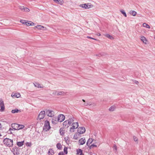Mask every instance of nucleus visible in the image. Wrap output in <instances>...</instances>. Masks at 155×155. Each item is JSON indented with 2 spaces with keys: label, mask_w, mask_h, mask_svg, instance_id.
Segmentation results:
<instances>
[{
  "label": "nucleus",
  "mask_w": 155,
  "mask_h": 155,
  "mask_svg": "<svg viewBox=\"0 0 155 155\" xmlns=\"http://www.w3.org/2000/svg\"><path fill=\"white\" fill-rule=\"evenodd\" d=\"M3 142L5 144L9 147H10L13 145V140L9 138H6L3 140Z\"/></svg>",
  "instance_id": "nucleus-1"
},
{
  "label": "nucleus",
  "mask_w": 155,
  "mask_h": 155,
  "mask_svg": "<svg viewBox=\"0 0 155 155\" xmlns=\"http://www.w3.org/2000/svg\"><path fill=\"white\" fill-rule=\"evenodd\" d=\"M51 128L50 123L48 121L46 120L45 122L44 125L43 127V130L45 131H47Z\"/></svg>",
  "instance_id": "nucleus-2"
},
{
  "label": "nucleus",
  "mask_w": 155,
  "mask_h": 155,
  "mask_svg": "<svg viewBox=\"0 0 155 155\" xmlns=\"http://www.w3.org/2000/svg\"><path fill=\"white\" fill-rule=\"evenodd\" d=\"M79 6L80 7H81L82 8L86 9L92 8L93 6V5L91 4V3H87L83 4H81L79 5Z\"/></svg>",
  "instance_id": "nucleus-3"
},
{
  "label": "nucleus",
  "mask_w": 155,
  "mask_h": 155,
  "mask_svg": "<svg viewBox=\"0 0 155 155\" xmlns=\"http://www.w3.org/2000/svg\"><path fill=\"white\" fill-rule=\"evenodd\" d=\"M45 112L46 115L49 117H52L54 115V112L51 110H46Z\"/></svg>",
  "instance_id": "nucleus-4"
},
{
  "label": "nucleus",
  "mask_w": 155,
  "mask_h": 155,
  "mask_svg": "<svg viewBox=\"0 0 155 155\" xmlns=\"http://www.w3.org/2000/svg\"><path fill=\"white\" fill-rule=\"evenodd\" d=\"M20 149L18 147L17 148L16 146L14 147L12 149L14 155H18L19 154Z\"/></svg>",
  "instance_id": "nucleus-5"
},
{
  "label": "nucleus",
  "mask_w": 155,
  "mask_h": 155,
  "mask_svg": "<svg viewBox=\"0 0 155 155\" xmlns=\"http://www.w3.org/2000/svg\"><path fill=\"white\" fill-rule=\"evenodd\" d=\"M77 131L78 134H79L78 135H79L80 134H83L85 132V128L83 127H79L78 128Z\"/></svg>",
  "instance_id": "nucleus-6"
},
{
  "label": "nucleus",
  "mask_w": 155,
  "mask_h": 155,
  "mask_svg": "<svg viewBox=\"0 0 155 155\" xmlns=\"http://www.w3.org/2000/svg\"><path fill=\"white\" fill-rule=\"evenodd\" d=\"M45 111H41L38 115L37 119H39V120H41L44 118L45 115Z\"/></svg>",
  "instance_id": "nucleus-7"
},
{
  "label": "nucleus",
  "mask_w": 155,
  "mask_h": 155,
  "mask_svg": "<svg viewBox=\"0 0 155 155\" xmlns=\"http://www.w3.org/2000/svg\"><path fill=\"white\" fill-rule=\"evenodd\" d=\"M0 111L3 112L5 110V105L3 101L2 100H0Z\"/></svg>",
  "instance_id": "nucleus-8"
},
{
  "label": "nucleus",
  "mask_w": 155,
  "mask_h": 155,
  "mask_svg": "<svg viewBox=\"0 0 155 155\" xmlns=\"http://www.w3.org/2000/svg\"><path fill=\"white\" fill-rule=\"evenodd\" d=\"M57 119L58 121L59 122H62L65 119V116L63 114H60L58 115Z\"/></svg>",
  "instance_id": "nucleus-9"
},
{
  "label": "nucleus",
  "mask_w": 155,
  "mask_h": 155,
  "mask_svg": "<svg viewBox=\"0 0 155 155\" xmlns=\"http://www.w3.org/2000/svg\"><path fill=\"white\" fill-rule=\"evenodd\" d=\"M11 127L12 128L15 130H18L19 124L16 123L12 124Z\"/></svg>",
  "instance_id": "nucleus-10"
},
{
  "label": "nucleus",
  "mask_w": 155,
  "mask_h": 155,
  "mask_svg": "<svg viewBox=\"0 0 155 155\" xmlns=\"http://www.w3.org/2000/svg\"><path fill=\"white\" fill-rule=\"evenodd\" d=\"M86 142L85 138H82L79 140V142L80 145H82L84 144Z\"/></svg>",
  "instance_id": "nucleus-11"
},
{
  "label": "nucleus",
  "mask_w": 155,
  "mask_h": 155,
  "mask_svg": "<svg viewBox=\"0 0 155 155\" xmlns=\"http://www.w3.org/2000/svg\"><path fill=\"white\" fill-rule=\"evenodd\" d=\"M74 117H72L71 118H70L68 120H67L69 125L74 121Z\"/></svg>",
  "instance_id": "nucleus-12"
},
{
  "label": "nucleus",
  "mask_w": 155,
  "mask_h": 155,
  "mask_svg": "<svg viewBox=\"0 0 155 155\" xmlns=\"http://www.w3.org/2000/svg\"><path fill=\"white\" fill-rule=\"evenodd\" d=\"M12 97L14 98L15 97H19L20 96V94L19 93H16L14 94H12L11 95Z\"/></svg>",
  "instance_id": "nucleus-13"
},
{
  "label": "nucleus",
  "mask_w": 155,
  "mask_h": 155,
  "mask_svg": "<svg viewBox=\"0 0 155 155\" xmlns=\"http://www.w3.org/2000/svg\"><path fill=\"white\" fill-rule=\"evenodd\" d=\"M54 153V152L53 149H50L48 152V155H53Z\"/></svg>",
  "instance_id": "nucleus-14"
},
{
  "label": "nucleus",
  "mask_w": 155,
  "mask_h": 155,
  "mask_svg": "<svg viewBox=\"0 0 155 155\" xmlns=\"http://www.w3.org/2000/svg\"><path fill=\"white\" fill-rule=\"evenodd\" d=\"M63 126L64 127L68 128L69 126V125L68 123V121L67 120L65 121L63 123Z\"/></svg>",
  "instance_id": "nucleus-15"
},
{
  "label": "nucleus",
  "mask_w": 155,
  "mask_h": 155,
  "mask_svg": "<svg viewBox=\"0 0 155 155\" xmlns=\"http://www.w3.org/2000/svg\"><path fill=\"white\" fill-rule=\"evenodd\" d=\"M56 3L62 5L63 3V0H53Z\"/></svg>",
  "instance_id": "nucleus-16"
},
{
  "label": "nucleus",
  "mask_w": 155,
  "mask_h": 155,
  "mask_svg": "<svg viewBox=\"0 0 155 155\" xmlns=\"http://www.w3.org/2000/svg\"><path fill=\"white\" fill-rule=\"evenodd\" d=\"M77 154L78 155H82L83 151L81 149H78L77 150Z\"/></svg>",
  "instance_id": "nucleus-17"
},
{
  "label": "nucleus",
  "mask_w": 155,
  "mask_h": 155,
  "mask_svg": "<svg viewBox=\"0 0 155 155\" xmlns=\"http://www.w3.org/2000/svg\"><path fill=\"white\" fill-rule=\"evenodd\" d=\"M58 121L57 118L53 117L52 119V122L54 124H56Z\"/></svg>",
  "instance_id": "nucleus-18"
},
{
  "label": "nucleus",
  "mask_w": 155,
  "mask_h": 155,
  "mask_svg": "<svg viewBox=\"0 0 155 155\" xmlns=\"http://www.w3.org/2000/svg\"><path fill=\"white\" fill-rule=\"evenodd\" d=\"M116 107L115 105L111 106L109 109L110 111H113L115 110Z\"/></svg>",
  "instance_id": "nucleus-19"
},
{
  "label": "nucleus",
  "mask_w": 155,
  "mask_h": 155,
  "mask_svg": "<svg viewBox=\"0 0 155 155\" xmlns=\"http://www.w3.org/2000/svg\"><path fill=\"white\" fill-rule=\"evenodd\" d=\"M25 24L27 25H33L34 24L33 22L30 21V22H29L28 21H25Z\"/></svg>",
  "instance_id": "nucleus-20"
},
{
  "label": "nucleus",
  "mask_w": 155,
  "mask_h": 155,
  "mask_svg": "<svg viewBox=\"0 0 155 155\" xmlns=\"http://www.w3.org/2000/svg\"><path fill=\"white\" fill-rule=\"evenodd\" d=\"M93 141L92 139H90L89 138L87 140V142L86 143L87 145L88 146H89L90 145V144Z\"/></svg>",
  "instance_id": "nucleus-21"
},
{
  "label": "nucleus",
  "mask_w": 155,
  "mask_h": 155,
  "mask_svg": "<svg viewBox=\"0 0 155 155\" xmlns=\"http://www.w3.org/2000/svg\"><path fill=\"white\" fill-rule=\"evenodd\" d=\"M65 130H64L63 128H61L59 130L60 134L61 135H63L64 134Z\"/></svg>",
  "instance_id": "nucleus-22"
},
{
  "label": "nucleus",
  "mask_w": 155,
  "mask_h": 155,
  "mask_svg": "<svg viewBox=\"0 0 155 155\" xmlns=\"http://www.w3.org/2000/svg\"><path fill=\"white\" fill-rule=\"evenodd\" d=\"M72 125V127L70 128V131L71 132H74V130L77 128L75 126H74L73 125Z\"/></svg>",
  "instance_id": "nucleus-23"
},
{
  "label": "nucleus",
  "mask_w": 155,
  "mask_h": 155,
  "mask_svg": "<svg viewBox=\"0 0 155 155\" xmlns=\"http://www.w3.org/2000/svg\"><path fill=\"white\" fill-rule=\"evenodd\" d=\"M33 84H34L35 86V87H38V88H42V87L41 86L40 84H39L38 83L35 82V83H33Z\"/></svg>",
  "instance_id": "nucleus-24"
},
{
  "label": "nucleus",
  "mask_w": 155,
  "mask_h": 155,
  "mask_svg": "<svg viewBox=\"0 0 155 155\" xmlns=\"http://www.w3.org/2000/svg\"><path fill=\"white\" fill-rule=\"evenodd\" d=\"M24 141L18 142L17 143V145L19 147H21L23 145Z\"/></svg>",
  "instance_id": "nucleus-25"
},
{
  "label": "nucleus",
  "mask_w": 155,
  "mask_h": 155,
  "mask_svg": "<svg viewBox=\"0 0 155 155\" xmlns=\"http://www.w3.org/2000/svg\"><path fill=\"white\" fill-rule=\"evenodd\" d=\"M57 148L59 150H61L62 146L60 143H58L56 145Z\"/></svg>",
  "instance_id": "nucleus-26"
},
{
  "label": "nucleus",
  "mask_w": 155,
  "mask_h": 155,
  "mask_svg": "<svg viewBox=\"0 0 155 155\" xmlns=\"http://www.w3.org/2000/svg\"><path fill=\"white\" fill-rule=\"evenodd\" d=\"M20 110H18V109H15V110H12V113H17L19 111H20Z\"/></svg>",
  "instance_id": "nucleus-27"
},
{
  "label": "nucleus",
  "mask_w": 155,
  "mask_h": 155,
  "mask_svg": "<svg viewBox=\"0 0 155 155\" xmlns=\"http://www.w3.org/2000/svg\"><path fill=\"white\" fill-rule=\"evenodd\" d=\"M38 29L40 30H43L44 27L41 25H38L36 27Z\"/></svg>",
  "instance_id": "nucleus-28"
},
{
  "label": "nucleus",
  "mask_w": 155,
  "mask_h": 155,
  "mask_svg": "<svg viewBox=\"0 0 155 155\" xmlns=\"http://www.w3.org/2000/svg\"><path fill=\"white\" fill-rule=\"evenodd\" d=\"M130 15H133V16H135L136 15L137 13L136 12L134 11H130Z\"/></svg>",
  "instance_id": "nucleus-29"
},
{
  "label": "nucleus",
  "mask_w": 155,
  "mask_h": 155,
  "mask_svg": "<svg viewBox=\"0 0 155 155\" xmlns=\"http://www.w3.org/2000/svg\"><path fill=\"white\" fill-rule=\"evenodd\" d=\"M143 27H146V28H150V26L147 24L146 23H144L143 24Z\"/></svg>",
  "instance_id": "nucleus-30"
},
{
  "label": "nucleus",
  "mask_w": 155,
  "mask_h": 155,
  "mask_svg": "<svg viewBox=\"0 0 155 155\" xmlns=\"http://www.w3.org/2000/svg\"><path fill=\"white\" fill-rule=\"evenodd\" d=\"M92 105V104L90 102L88 101H86L85 103L84 104V106H87V105Z\"/></svg>",
  "instance_id": "nucleus-31"
},
{
  "label": "nucleus",
  "mask_w": 155,
  "mask_h": 155,
  "mask_svg": "<svg viewBox=\"0 0 155 155\" xmlns=\"http://www.w3.org/2000/svg\"><path fill=\"white\" fill-rule=\"evenodd\" d=\"M141 40L142 41H143V43H144L145 44H146V42H147V41L146 40V38L145 37H144L143 36L141 37Z\"/></svg>",
  "instance_id": "nucleus-32"
},
{
  "label": "nucleus",
  "mask_w": 155,
  "mask_h": 155,
  "mask_svg": "<svg viewBox=\"0 0 155 155\" xmlns=\"http://www.w3.org/2000/svg\"><path fill=\"white\" fill-rule=\"evenodd\" d=\"M64 92L63 91H60V92L58 91V93L57 94V95L59 96V95H64Z\"/></svg>",
  "instance_id": "nucleus-33"
},
{
  "label": "nucleus",
  "mask_w": 155,
  "mask_h": 155,
  "mask_svg": "<svg viewBox=\"0 0 155 155\" xmlns=\"http://www.w3.org/2000/svg\"><path fill=\"white\" fill-rule=\"evenodd\" d=\"M72 125L78 128V122H73L72 124Z\"/></svg>",
  "instance_id": "nucleus-34"
},
{
  "label": "nucleus",
  "mask_w": 155,
  "mask_h": 155,
  "mask_svg": "<svg viewBox=\"0 0 155 155\" xmlns=\"http://www.w3.org/2000/svg\"><path fill=\"white\" fill-rule=\"evenodd\" d=\"M120 12L125 17H127L126 14L124 10H120Z\"/></svg>",
  "instance_id": "nucleus-35"
},
{
  "label": "nucleus",
  "mask_w": 155,
  "mask_h": 155,
  "mask_svg": "<svg viewBox=\"0 0 155 155\" xmlns=\"http://www.w3.org/2000/svg\"><path fill=\"white\" fill-rule=\"evenodd\" d=\"M133 138L134 141H135L137 143L138 142L137 138L136 136H134L133 137Z\"/></svg>",
  "instance_id": "nucleus-36"
},
{
  "label": "nucleus",
  "mask_w": 155,
  "mask_h": 155,
  "mask_svg": "<svg viewBox=\"0 0 155 155\" xmlns=\"http://www.w3.org/2000/svg\"><path fill=\"white\" fill-rule=\"evenodd\" d=\"M106 36L111 39H114V38L112 36L110 35L109 34H106Z\"/></svg>",
  "instance_id": "nucleus-37"
},
{
  "label": "nucleus",
  "mask_w": 155,
  "mask_h": 155,
  "mask_svg": "<svg viewBox=\"0 0 155 155\" xmlns=\"http://www.w3.org/2000/svg\"><path fill=\"white\" fill-rule=\"evenodd\" d=\"M24 127L25 126L23 125L19 124L18 130L23 129Z\"/></svg>",
  "instance_id": "nucleus-38"
},
{
  "label": "nucleus",
  "mask_w": 155,
  "mask_h": 155,
  "mask_svg": "<svg viewBox=\"0 0 155 155\" xmlns=\"http://www.w3.org/2000/svg\"><path fill=\"white\" fill-rule=\"evenodd\" d=\"M25 8L24 6H20L19 7V8L21 9L22 11H23L24 12L25 11Z\"/></svg>",
  "instance_id": "nucleus-39"
},
{
  "label": "nucleus",
  "mask_w": 155,
  "mask_h": 155,
  "mask_svg": "<svg viewBox=\"0 0 155 155\" xmlns=\"http://www.w3.org/2000/svg\"><path fill=\"white\" fill-rule=\"evenodd\" d=\"M68 148L67 147H65L64 148V151L65 154H67L68 153Z\"/></svg>",
  "instance_id": "nucleus-40"
},
{
  "label": "nucleus",
  "mask_w": 155,
  "mask_h": 155,
  "mask_svg": "<svg viewBox=\"0 0 155 155\" xmlns=\"http://www.w3.org/2000/svg\"><path fill=\"white\" fill-rule=\"evenodd\" d=\"M97 147V146L96 145H95L94 144H92L91 146H90V148H91L93 147Z\"/></svg>",
  "instance_id": "nucleus-41"
},
{
  "label": "nucleus",
  "mask_w": 155,
  "mask_h": 155,
  "mask_svg": "<svg viewBox=\"0 0 155 155\" xmlns=\"http://www.w3.org/2000/svg\"><path fill=\"white\" fill-rule=\"evenodd\" d=\"M29 11H30L29 9V8H28L26 7L25 12H29Z\"/></svg>",
  "instance_id": "nucleus-42"
},
{
  "label": "nucleus",
  "mask_w": 155,
  "mask_h": 155,
  "mask_svg": "<svg viewBox=\"0 0 155 155\" xmlns=\"http://www.w3.org/2000/svg\"><path fill=\"white\" fill-rule=\"evenodd\" d=\"M58 91H54L53 92V95H57V94L58 93Z\"/></svg>",
  "instance_id": "nucleus-43"
},
{
  "label": "nucleus",
  "mask_w": 155,
  "mask_h": 155,
  "mask_svg": "<svg viewBox=\"0 0 155 155\" xmlns=\"http://www.w3.org/2000/svg\"><path fill=\"white\" fill-rule=\"evenodd\" d=\"M25 20H20V22L22 23V24H25Z\"/></svg>",
  "instance_id": "nucleus-44"
},
{
  "label": "nucleus",
  "mask_w": 155,
  "mask_h": 155,
  "mask_svg": "<svg viewBox=\"0 0 155 155\" xmlns=\"http://www.w3.org/2000/svg\"><path fill=\"white\" fill-rule=\"evenodd\" d=\"M87 38H91V39H93V40H97V39H95L94 38H91V37H89V36H87Z\"/></svg>",
  "instance_id": "nucleus-45"
},
{
  "label": "nucleus",
  "mask_w": 155,
  "mask_h": 155,
  "mask_svg": "<svg viewBox=\"0 0 155 155\" xmlns=\"http://www.w3.org/2000/svg\"><path fill=\"white\" fill-rule=\"evenodd\" d=\"M58 155H64L62 152H60L58 154Z\"/></svg>",
  "instance_id": "nucleus-46"
},
{
  "label": "nucleus",
  "mask_w": 155,
  "mask_h": 155,
  "mask_svg": "<svg viewBox=\"0 0 155 155\" xmlns=\"http://www.w3.org/2000/svg\"><path fill=\"white\" fill-rule=\"evenodd\" d=\"M78 134H75L74 135V137L75 139H77V138L76 137L77 136V135H78Z\"/></svg>",
  "instance_id": "nucleus-47"
},
{
  "label": "nucleus",
  "mask_w": 155,
  "mask_h": 155,
  "mask_svg": "<svg viewBox=\"0 0 155 155\" xmlns=\"http://www.w3.org/2000/svg\"><path fill=\"white\" fill-rule=\"evenodd\" d=\"M26 144L27 146H31V143H27Z\"/></svg>",
  "instance_id": "nucleus-48"
},
{
  "label": "nucleus",
  "mask_w": 155,
  "mask_h": 155,
  "mask_svg": "<svg viewBox=\"0 0 155 155\" xmlns=\"http://www.w3.org/2000/svg\"><path fill=\"white\" fill-rule=\"evenodd\" d=\"M91 103L92 104V105H92V106H93V107L96 106V104L95 103Z\"/></svg>",
  "instance_id": "nucleus-49"
},
{
  "label": "nucleus",
  "mask_w": 155,
  "mask_h": 155,
  "mask_svg": "<svg viewBox=\"0 0 155 155\" xmlns=\"http://www.w3.org/2000/svg\"><path fill=\"white\" fill-rule=\"evenodd\" d=\"M134 82L136 83V84H138L139 83V82L138 81H135V80L134 81Z\"/></svg>",
  "instance_id": "nucleus-50"
},
{
  "label": "nucleus",
  "mask_w": 155,
  "mask_h": 155,
  "mask_svg": "<svg viewBox=\"0 0 155 155\" xmlns=\"http://www.w3.org/2000/svg\"><path fill=\"white\" fill-rule=\"evenodd\" d=\"M113 148L114 149L116 150V146L115 145L114 146V147H113Z\"/></svg>",
  "instance_id": "nucleus-51"
},
{
  "label": "nucleus",
  "mask_w": 155,
  "mask_h": 155,
  "mask_svg": "<svg viewBox=\"0 0 155 155\" xmlns=\"http://www.w3.org/2000/svg\"><path fill=\"white\" fill-rule=\"evenodd\" d=\"M2 127V124L0 123V130H1Z\"/></svg>",
  "instance_id": "nucleus-52"
},
{
  "label": "nucleus",
  "mask_w": 155,
  "mask_h": 155,
  "mask_svg": "<svg viewBox=\"0 0 155 155\" xmlns=\"http://www.w3.org/2000/svg\"><path fill=\"white\" fill-rule=\"evenodd\" d=\"M12 130V129L11 128H9V130L8 131H11V130Z\"/></svg>",
  "instance_id": "nucleus-53"
},
{
  "label": "nucleus",
  "mask_w": 155,
  "mask_h": 155,
  "mask_svg": "<svg viewBox=\"0 0 155 155\" xmlns=\"http://www.w3.org/2000/svg\"><path fill=\"white\" fill-rule=\"evenodd\" d=\"M97 35H98V36H100L101 35V34L100 33H98L97 34Z\"/></svg>",
  "instance_id": "nucleus-54"
},
{
  "label": "nucleus",
  "mask_w": 155,
  "mask_h": 155,
  "mask_svg": "<svg viewBox=\"0 0 155 155\" xmlns=\"http://www.w3.org/2000/svg\"><path fill=\"white\" fill-rule=\"evenodd\" d=\"M9 133V134H12V132L11 131H8Z\"/></svg>",
  "instance_id": "nucleus-55"
},
{
  "label": "nucleus",
  "mask_w": 155,
  "mask_h": 155,
  "mask_svg": "<svg viewBox=\"0 0 155 155\" xmlns=\"http://www.w3.org/2000/svg\"><path fill=\"white\" fill-rule=\"evenodd\" d=\"M82 101L84 102H85V101L84 100V99H82Z\"/></svg>",
  "instance_id": "nucleus-56"
},
{
  "label": "nucleus",
  "mask_w": 155,
  "mask_h": 155,
  "mask_svg": "<svg viewBox=\"0 0 155 155\" xmlns=\"http://www.w3.org/2000/svg\"><path fill=\"white\" fill-rule=\"evenodd\" d=\"M2 136V135L0 134V136Z\"/></svg>",
  "instance_id": "nucleus-57"
},
{
  "label": "nucleus",
  "mask_w": 155,
  "mask_h": 155,
  "mask_svg": "<svg viewBox=\"0 0 155 155\" xmlns=\"http://www.w3.org/2000/svg\"><path fill=\"white\" fill-rule=\"evenodd\" d=\"M82 155H83L82 154Z\"/></svg>",
  "instance_id": "nucleus-58"
}]
</instances>
